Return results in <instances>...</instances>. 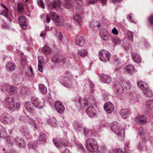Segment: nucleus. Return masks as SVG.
Masks as SVG:
<instances>
[{"instance_id": "f257e3e1", "label": "nucleus", "mask_w": 153, "mask_h": 153, "mask_svg": "<svg viewBox=\"0 0 153 153\" xmlns=\"http://www.w3.org/2000/svg\"><path fill=\"white\" fill-rule=\"evenodd\" d=\"M41 19L46 18V22L49 23L50 21V17L55 23H58L57 25H59L62 22V19L59 18V16L57 15L56 13L54 12H51L49 15H43L41 16Z\"/></svg>"}, {"instance_id": "f03ea898", "label": "nucleus", "mask_w": 153, "mask_h": 153, "mask_svg": "<svg viewBox=\"0 0 153 153\" xmlns=\"http://www.w3.org/2000/svg\"><path fill=\"white\" fill-rule=\"evenodd\" d=\"M111 129L119 137H124V130L120 127V125L117 122H112L110 126Z\"/></svg>"}, {"instance_id": "7ed1b4c3", "label": "nucleus", "mask_w": 153, "mask_h": 153, "mask_svg": "<svg viewBox=\"0 0 153 153\" xmlns=\"http://www.w3.org/2000/svg\"><path fill=\"white\" fill-rule=\"evenodd\" d=\"M86 148L91 152H94L98 149V146L96 141L94 139L89 138L86 141Z\"/></svg>"}, {"instance_id": "20e7f679", "label": "nucleus", "mask_w": 153, "mask_h": 153, "mask_svg": "<svg viewBox=\"0 0 153 153\" xmlns=\"http://www.w3.org/2000/svg\"><path fill=\"white\" fill-rule=\"evenodd\" d=\"M5 103L8 108L12 111L20 108V104L17 102L15 104L14 100L11 98H9L5 101Z\"/></svg>"}, {"instance_id": "39448f33", "label": "nucleus", "mask_w": 153, "mask_h": 153, "mask_svg": "<svg viewBox=\"0 0 153 153\" xmlns=\"http://www.w3.org/2000/svg\"><path fill=\"white\" fill-rule=\"evenodd\" d=\"M31 100L33 105L38 109L42 108L45 105V101L43 98L38 100V98L32 97L31 98Z\"/></svg>"}, {"instance_id": "423d86ee", "label": "nucleus", "mask_w": 153, "mask_h": 153, "mask_svg": "<svg viewBox=\"0 0 153 153\" xmlns=\"http://www.w3.org/2000/svg\"><path fill=\"white\" fill-rule=\"evenodd\" d=\"M111 57V55L110 53L105 50H102L99 52V59L104 62H108Z\"/></svg>"}, {"instance_id": "0eeeda50", "label": "nucleus", "mask_w": 153, "mask_h": 153, "mask_svg": "<svg viewBox=\"0 0 153 153\" xmlns=\"http://www.w3.org/2000/svg\"><path fill=\"white\" fill-rule=\"evenodd\" d=\"M0 120L5 124H11L14 121L13 117L8 114H4L0 116Z\"/></svg>"}, {"instance_id": "6e6552de", "label": "nucleus", "mask_w": 153, "mask_h": 153, "mask_svg": "<svg viewBox=\"0 0 153 153\" xmlns=\"http://www.w3.org/2000/svg\"><path fill=\"white\" fill-rule=\"evenodd\" d=\"M75 102L76 104H77V103L79 104L78 105L80 108L88 106V101L85 98L81 99V98L79 96H77L76 98Z\"/></svg>"}, {"instance_id": "1a4fd4ad", "label": "nucleus", "mask_w": 153, "mask_h": 153, "mask_svg": "<svg viewBox=\"0 0 153 153\" xmlns=\"http://www.w3.org/2000/svg\"><path fill=\"white\" fill-rule=\"evenodd\" d=\"M51 60L53 62L55 63L62 62V63H65L66 61V59L63 56L58 55L52 57Z\"/></svg>"}, {"instance_id": "9d476101", "label": "nucleus", "mask_w": 153, "mask_h": 153, "mask_svg": "<svg viewBox=\"0 0 153 153\" xmlns=\"http://www.w3.org/2000/svg\"><path fill=\"white\" fill-rule=\"evenodd\" d=\"M100 35L102 39L106 41L109 39H112L111 37L109 36L107 30L104 28H102L100 31Z\"/></svg>"}, {"instance_id": "9b49d317", "label": "nucleus", "mask_w": 153, "mask_h": 153, "mask_svg": "<svg viewBox=\"0 0 153 153\" xmlns=\"http://www.w3.org/2000/svg\"><path fill=\"white\" fill-rule=\"evenodd\" d=\"M54 107L56 111L59 114L62 113L65 108L63 104L59 101H56L55 102Z\"/></svg>"}, {"instance_id": "f8f14e48", "label": "nucleus", "mask_w": 153, "mask_h": 153, "mask_svg": "<svg viewBox=\"0 0 153 153\" xmlns=\"http://www.w3.org/2000/svg\"><path fill=\"white\" fill-rule=\"evenodd\" d=\"M85 112L90 117H94L96 116L97 111L92 107L89 106L87 108Z\"/></svg>"}, {"instance_id": "ddd939ff", "label": "nucleus", "mask_w": 153, "mask_h": 153, "mask_svg": "<svg viewBox=\"0 0 153 153\" xmlns=\"http://www.w3.org/2000/svg\"><path fill=\"white\" fill-rule=\"evenodd\" d=\"M104 108L107 113L111 114L114 110V107L112 103L111 102H108L104 104Z\"/></svg>"}, {"instance_id": "4468645a", "label": "nucleus", "mask_w": 153, "mask_h": 153, "mask_svg": "<svg viewBox=\"0 0 153 153\" xmlns=\"http://www.w3.org/2000/svg\"><path fill=\"white\" fill-rule=\"evenodd\" d=\"M18 21L21 27L23 30L25 29L27 27V23L25 17L23 16H19Z\"/></svg>"}, {"instance_id": "2eb2a0df", "label": "nucleus", "mask_w": 153, "mask_h": 153, "mask_svg": "<svg viewBox=\"0 0 153 153\" xmlns=\"http://www.w3.org/2000/svg\"><path fill=\"white\" fill-rule=\"evenodd\" d=\"M62 4V2L60 0H54L51 5V7L49 6L51 9L53 10L55 8H58Z\"/></svg>"}, {"instance_id": "dca6fc26", "label": "nucleus", "mask_w": 153, "mask_h": 153, "mask_svg": "<svg viewBox=\"0 0 153 153\" xmlns=\"http://www.w3.org/2000/svg\"><path fill=\"white\" fill-rule=\"evenodd\" d=\"M63 79L62 83L65 87L68 88H70L72 87V83L68 78L66 77H64Z\"/></svg>"}, {"instance_id": "f3484780", "label": "nucleus", "mask_w": 153, "mask_h": 153, "mask_svg": "<svg viewBox=\"0 0 153 153\" xmlns=\"http://www.w3.org/2000/svg\"><path fill=\"white\" fill-rule=\"evenodd\" d=\"M137 85L138 87L143 91L148 89L149 87L148 85L142 81H138L137 82Z\"/></svg>"}, {"instance_id": "a211bd4d", "label": "nucleus", "mask_w": 153, "mask_h": 153, "mask_svg": "<svg viewBox=\"0 0 153 153\" xmlns=\"http://www.w3.org/2000/svg\"><path fill=\"white\" fill-rule=\"evenodd\" d=\"M135 120L137 123L141 124H145L147 122L146 118L144 115L137 117L135 118Z\"/></svg>"}, {"instance_id": "6ab92c4d", "label": "nucleus", "mask_w": 153, "mask_h": 153, "mask_svg": "<svg viewBox=\"0 0 153 153\" xmlns=\"http://www.w3.org/2000/svg\"><path fill=\"white\" fill-rule=\"evenodd\" d=\"M76 44L80 46H83L85 44V41L84 38L82 36H78L76 39Z\"/></svg>"}, {"instance_id": "aec40b11", "label": "nucleus", "mask_w": 153, "mask_h": 153, "mask_svg": "<svg viewBox=\"0 0 153 153\" xmlns=\"http://www.w3.org/2000/svg\"><path fill=\"white\" fill-rule=\"evenodd\" d=\"M114 86L117 94H120L123 93V88L121 85L118 82H115L114 84Z\"/></svg>"}, {"instance_id": "412c9836", "label": "nucleus", "mask_w": 153, "mask_h": 153, "mask_svg": "<svg viewBox=\"0 0 153 153\" xmlns=\"http://www.w3.org/2000/svg\"><path fill=\"white\" fill-rule=\"evenodd\" d=\"M145 130L141 127H140L139 128L138 131V135L141 137V139L143 140L145 139Z\"/></svg>"}, {"instance_id": "4be33fe9", "label": "nucleus", "mask_w": 153, "mask_h": 153, "mask_svg": "<svg viewBox=\"0 0 153 153\" xmlns=\"http://www.w3.org/2000/svg\"><path fill=\"white\" fill-rule=\"evenodd\" d=\"M25 105L27 111L30 113L33 112V106L32 104L30 102H26Z\"/></svg>"}, {"instance_id": "5701e85b", "label": "nucleus", "mask_w": 153, "mask_h": 153, "mask_svg": "<svg viewBox=\"0 0 153 153\" xmlns=\"http://www.w3.org/2000/svg\"><path fill=\"white\" fill-rule=\"evenodd\" d=\"M20 131L24 136L26 137L28 136L30 134L29 131L27 127L23 125L22 126L20 129Z\"/></svg>"}, {"instance_id": "b1692460", "label": "nucleus", "mask_w": 153, "mask_h": 153, "mask_svg": "<svg viewBox=\"0 0 153 153\" xmlns=\"http://www.w3.org/2000/svg\"><path fill=\"white\" fill-rule=\"evenodd\" d=\"M73 6V3L71 0H65L64 6L67 9H70Z\"/></svg>"}, {"instance_id": "393cba45", "label": "nucleus", "mask_w": 153, "mask_h": 153, "mask_svg": "<svg viewBox=\"0 0 153 153\" xmlns=\"http://www.w3.org/2000/svg\"><path fill=\"white\" fill-rule=\"evenodd\" d=\"M120 114L123 118L126 119L128 117L129 112L126 109H122L120 110Z\"/></svg>"}, {"instance_id": "a878e982", "label": "nucleus", "mask_w": 153, "mask_h": 153, "mask_svg": "<svg viewBox=\"0 0 153 153\" xmlns=\"http://www.w3.org/2000/svg\"><path fill=\"white\" fill-rule=\"evenodd\" d=\"M101 78V80L105 83H109L111 82V78L109 76L107 75L102 74Z\"/></svg>"}, {"instance_id": "bb28decb", "label": "nucleus", "mask_w": 153, "mask_h": 153, "mask_svg": "<svg viewBox=\"0 0 153 153\" xmlns=\"http://www.w3.org/2000/svg\"><path fill=\"white\" fill-rule=\"evenodd\" d=\"M16 142H17L19 147L20 148H24L25 146L26 145L24 140L21 138H17Z\"/></svg>"}, {"instance_id": "cd10ccee", "label": "nucleus", "mask_w": 153, "mask_h": 153, "mask_svg": "<svg viewBox=\"0 0 153 153\" xmlns=\"http://www.w3.org/2000/svg\"><path fill=\"white\" fill-rule=\"evenodd\" d=\"M132 58L133 60L137 63H139L141 60V59L139 56L137 54L135 53H132L131 54Z\"/></svg>"}, {"instance_id": "c85d7f7f", "label": "nucleus", "mask_w": 153, "mask_h": 153, "mask_svg": "<svg viewBox=\"0 0 153 153\" xmlns=\"http://www.w3.org/2000/svg\"><path fill=\"white\" fill-rule=\"evenodd\" d=\"M39 89L40 92L43 94H45L47 92V90L45 86L42 84H40L39 85Z\"/></svg>"}, {"instance_id": "c756f323", "label": "nucleus", "mask_w": 153, "mask_h": 153, "mask_svg": "<svg viewBox=\"0 0 153 153\" xmlns=\"http://www.w3.org/2000/svg\"><path fill=\"white\" fill-rule=\"evenodd\" d=\"M27 121L26 122V123H30L35 128H36L37 124V123L35 122V121H34L33 119L28 117H27Z\"/></svg>"}, {"instance_id": "7c9ffc66", "label": "nucleus", "mask_w": 153, "mask_h": 153, "mask_svg": "<svg viewBox=\"0 0 153 153\" xmlns=\"http://www.w3.org/2000/svg\"><path fill=\"white\" fill-rule=\"evenodd\" d=\"M126 70L130 74H132L134 72V68L132 65H129L126 66Z\"/></svg>"}, {"instance_id": "2f4dec72", "label": "nucleus", "mask_w": 153, "mask_h": 153, "mask_svg": "<svg viewBox=\"0 0 153 153\" xmlns=\"http://www.w3.org/2000/svg\"><path fill=\"white\" fill-rule=\"evenodd\" d=\"M74 20L76 23L79 25L82 24V21L80 16L78 14L76 15L74 18Z\"/></svg>"}, {"instance_id": "473e14b6", "label": "nucleus", "mask_w": 153, "mask_h": 153, "mask_svg": "<svg viewBox=\"0 0 153 153\" xmlns=\"http://www.w3.org/2000/svg\"><path fill=\"white\" fill-rule=\"evenodd\" d=\"M143 93L145 96L147 97H151L153 96L152 91L148 88L146 91H143Z\"/></svg>"}, {"instance_id": "72a5a7b5", "label": "nucleus", "mask_w": 153, "mask_h": 153, "mask_svg": "<svg viewBox=\"0 0 153 153\" xmlns=\"http://www.w3.org/2000/svg\"><path fill=\"white\" fill-rule=\"evenodd\" d=\"M43 53L46 55L49 54L51 53V49L47 46H45L42 49Z\"/></svg>"}, {"instance_id": "f704fd0d", "label": "nucleus", "mask_w": 153, "mask_h": 153, "mask_svg": "<svg viewBox=\"0 0 153 153\" xmlns=\"http://www.w3.org/2000/svg\"><path fill=\"white\" fill-rule=\"evenodd\" d=\"M7 135V133L5 129L2 126H0V138L6 137Z\"/></svg>"}, {"instance_id": "c9c22d12", "label": "nucleus", "mask_w": 153, "mask_h": 153, "mask_svg": "<svg viewBox=\"0 0 153 153\" xmlns=\"http://www.w3.org/2000/svg\"><path fill=\"white\" fill-rule=\"evenodd\" d=\"M88 52L86 50L82 49L79 50L78 51V54L81 56H85L87 55Z\"/></svg>"}, {"instance_id": "e433bc0d", "label": "nucleus", "mask_w": 153, "mask_h": 153, "mask_svg": "<svg viewBox=\"0 0 153 153\" xmlns=\"http://www.w3.org/2000/svg\"><path fill=\"white\" fill-rule=\"evenodd\" d=\"M7 68L11 71L14 70L15 68V65L13 63L9 62L7 65Z\"/></svg>"}, {"instance_id": "4c0bfd02", "label": "nucleus", "mask_w": 153, "mask_h": 153, "mask_svg": "<svg viewBox=\"0 0 153 153\" xmlns=\"http://www.w3.org/2000/svg\"><path fill=\"white\" fill-rule=\"evenodd\" d=\"M16 141V140L11 137H8L7 138V143L10 145H13Z\"/></svg>"}, {"instance_id": "58836bf2", "label": "nucleus", "mask_w": 153, "mask_h": 153, "mask_svg": "<svg viewBox=\"0 0 153 153\" xmlns=\"http://www.w3.org/2000/svg\"><path fill=\"white\" fill-rule=\"evenodd\" d=\"M53 143L58 148H61L62 146V144L60 141L57 140H53Z\"/></svg>"}, {"instance_id": "ea45409f", "label": "nucleus", "mask_w": 153, "mask_h": 153, "mask_svg": "<svg viewBox=\"0 0 153 153\" xmlns=\"http://www.w3.org/2000/svg\"><path fill=\"white\" fill-rule=\"evenodd\" d=\"M24 10L23 5L22 3H19L17 4V10L20 13L22 12Z\"/></svg>"}, {"instance_id": "a19ab883", "label": "nucleus", "mask_w": 153, "mask_h": 153, "mask_svg": "<svg viewBox=\"0 0 153 153\" xmlns=\"http://www.w3.org/2000/svg\"><path fill=\"white\" fill-rule=\"evenodd\" d=\"M84 134L86 137H89L91 136V134L90 131L86 128L83 129Z\"/></svg>"}, {"instance_id": "79ce46f5", "label": "nucleus", "mask_w": 153, "mask_h": 153, "mask_svg": "<svg viewBox=\"0 0 153 153\" xmlns=\"http://www.w3.org/2000/svg\"><path fill=\"white\" fill-rule=\"evenodd\" d=\"M50 123L52 126L56 127L57 126V125L56 123V120L55 119L52 118L50 120Z\"/></svg>"}, {"instance_id": "37998d69", "label": "nucleus", "mask_w": 153, "mask_h": 153, "mask_svg": "<svg viewBox=\"0 0 153 153\" xmlns=\"http://www.w3.org/2000/svg\"><path fill=\"white\" fill-rule=\"evenodd\" d=\"M153 101V100H151L146 101L145 102L144 104L146 107L149 108L151 106V105H152Z\"/></svg>"}, {"instance_id": "c03bdc74", "label": "nucleus", "mask_w": 153, "mask_h": 153, "mask_svg": "<svg viewBox=\"0 0 153 153\" xmlns=\"http://www.w3.org/2000/svg\"><path fill=\"white\" fill-rule=\"evenodd\" d=\"M56 36L58 38V39L59 40V41H60L62 40V36L60 32L56 31Z\"/></svg>"}, {"instance_id": "a18cd8bd", "label": "nucleus", "mask_w": 153, "mask_h": 153, "mask_svg": "<svg viewBox=\"0 0 153 153\" xmlns=\"http://www.w3.org/2000/svg\"><path fill=\"white\" fill-rule=\"evenodd\" d=\"M75 129L78 131L82 130L83 129L82 127L80 124H77L75 126Z\"/></svg>"}, {"instance_id": "49530a36", "label": "nucleus", "mask_w": 153, "mask_h": 153, "mask_svg": "<svg viewBox=\"0 0 153 153\" xmlns=\"http://www.w3.org/2000/svg\"><path fill=\"white\" fill-rule=\"evenodd\" d=\"M38 64H42L44 63L45 61V59L43 56H39L38 57Z\"/></svg>"}, {"instance_id": "de8ad7c7", "label": "nucleus", "mask_w": 153, "mask_h": 153, "mask_svg": "<svg viewBox=\"0 0 153 153\" xmlns=\"http://www.w3.org/2000/svg\"><path fill=\"white\" fill-rule=\"evenodd\" d=\"M8 10H4L1 12L0 14L7 17L8 16Z\"/></svg>"}, {"instance_id": "09e8293b", "label": "nucleus", "mask_w": 153, "mask_h": 153, "mask_svg": "<svg viewBox=\"0 0 153 153\" xmlns=\"http://www.w3.org/2000/svg\"><path fill=\"white\" fill-rule=\"evenodd\" d=\"M112 41L114 44L116 45L120 44L121 42V40L117 38H116L113 39Z\"/></svg>"}, {"instance_id": "8fccbe9b", "label": "nucleus", "mask_w": 153, "mask_h": 153, "mask_svg": "<svg viewBox=\"0 0 153 153\" xmlns=\"http://www.w3.org/2000/svg\"><path fill=\"white\" fill-rule=\"evenodd\" d=\"M27 116H20L19 117V119L21 121H24L26 122L27 121Z\"/></svg>"}, {"instance_id": "3c124183", "label": "nucleus", "mask_w": 153, "mask_h": 153, "mask_svg": "<svg viewBox=\"0 0 153 153\" xmlns=\"http://www.w3.org/2000/svg\"><path fill=\"white\" fill-rule=\"evenodd\" d=\"M16 89V88L15 86L12 85L9 88V92L10 94H11L12 93L14 92Z\"/></svg>"}, {"instance_id": "603ef678", "label": "nucleus", "mask_w": 153, "mask_h": 153, "mask_svg": "<svg viewBox=\"0 0 153 153\" xmlns=\"http://www.w3.org/2000/svg\"><path fill=\"white\" fill-rule=\"evenodd\" d=\"M77 148L79 151H80L83 153H84L85 150L83 146L81 145H79L78 146Z\"/></svg>"}, {"instance_id": "864d4df0", "label": "nucleus", "mask_w": 153, "mask_h": 153, "mask_svg": "<svg viewBox=\"0 0 153 153\" xmlns=\"http://www.w3.org/2000/svg\"><path fill=\"white\" fill-rule=\"evenodd\" d=\"M38 5L42 8H44V4L43 1L42 0H38Z\"/></svg>"}, {"instance_id": "5fc2aeb1", "label": "nucleus", "mask_w": 153, "mask_h": 153, "mask_svg": "<svg viewBox=\"0 0 153 153\" xmlns=\"http://www.w3.org/2000/svg\"><path fill=\"white\" fill-rule=\"evenodd\" d=\"M1 27L5 29L9 28L10 26L9 24L5 22H4L2 24Z\"/></svg>"}, {"instance_id": "6e6d98bb", "label": "nucleus", "mask_w": 153, "mask_h": 153, "mask_svg": "<svg viewBox=\"0 0 153 153\" xmlns=\"http://www.w3.org/2000/svg\"><path fill=\"white\" fill-rule=\"evenodd\" d=\"M45 134H41L39 137V140L40 141L44 142L45 141Z\"/></svg>"}, {"instance_id": "4d7b16f0", "label": "nucleus", "mask_w": 153, "mask_h": 153, "mask_svg": "<svg viewBox=\"0 0 153 153\" xmlns=\"http://www.w3.org/2000/svg\"><path fill=\"white\" fill-rule=\"evenodd\" d=\"M113 153H124V152L120 149H114Z\"/></svg>"}, {"instance_id": "13d9d810", "label": "nucleus", "mask_w": 153, "mask_h": 153, "mask_svg": "<svg viewBox=\"0 0 153 153\" xmlns=\"http://www.w3.org/2000/svg\"><path fill=\"white\" fill-rule=\"evenodd\" d=\"M133 33L131 32H129L128 33V39L132 41L133 39Z\"/></svg>"}, {"instance_id": "bf43d9fd", "label": "nucleus", "mask_w": 153, "mask_h": 153, "mask_svg": "<svg viewBox=\"0 0 153 153\" xmlns=\"http://www.w3.org/2000/svg\"><path fill=\"white\" fill-rule=\"evenodd\" d=\"M125 88L127 90H129L131 88V85L128 82H126L125 85Z\"/></svg>"}, {"instance_id": "052dcab7", "label": "nucleus", "mask_w": 153, "mask_h": 153, "mask_svg": "<svg viewBox=\"0 0 153 153\" xmlns=\"http://www.w3.org/2000/svg\"><path fill=\"white\" fill-rule=\"evenodd\" d=\"M43 66L41 65V64H38V70L39 71H40L41 72H43Z\"/></svg>"}, {"instance_id": "680f3d73", "label": "nucleus", "mask_w": 153, "mask_h": 153, "mask_svg": "<svg viewBox=\"0 0 153 153\" xmlns=\"http://www.w3.org/2000/svg\"><path fill=\"white\" fill-rule=\"evenodd\" d=\"M148 20L149 22L151 24H153V15H152L149 16L148 18Z\"/></svg>"}, {"instance_id": "e2e57ef3", "label": "nucleus", "mask_w": 153, "mask_h": 153, "mask_svg": "<svg viewBox=\"0 0 153 153\" xmlns=\"http://www.w3.org/2000/svg\"><path fill=\"white\" fill-rule=\"evenodd\" d=\"M112 32L113 34L116 35H117L118 33V31L115 27L112 30Z\"/></svg>"}, {"instance_id": "0e129e2a", "label": "nucleus", "mask_w": 153, "mask_h": 153, "mask_svg": "<svg viewBox=\"0 0 153 153\" xmlns=\"http://www.w3.org/2000/svg\"><path fill=\"white\" fill-rule=\"evenodd\" d=\"M28 146L29 148H33L34 147V145L32 142L29 143L28 145Z\"/></svg>"}, {"instance_id": "69168bd1", "label": "nucleus", "mask_w": 153, "mask_h": 153, "mask_svg": "<svg viewBox=\"0 0 153 153\" xmlns=\"http://www.w3.org/2000/svg\"><path fill=\"white\" fill-rule=\"evenodd\" d=\"M145 148V146H143V147L141 145H140L138 147V149L140 151L144 150Z\"/></svg>"}, {"instance_id": "338daca9", "label": "nucleus", "mask_w": 153, "mask_h": 153, "mask_svg": "<svg viewBox=\"0 0 153 153\" xmlns=\"http://www.w3.org/2000/svg\"><path fill=\"white\" fill-rule=\"evenodd\" d=\"M94 84L92 83H91L90 85V88H91V92H93V88L94 87Z\"/></svg>"}, {"instance_id": "774afa93", "label": "nucleus", "mask_w": 153, "mask_h": 153, "mask_svg": "<svg viewBox=\"0 0 153 153\" xmlns=\"http://www.w3.org/2000/svg\"><path fill=\"white\" fill-rule=\"evenodd\" d=\"M63 153H71V152L69 149H66L64 151Z\"/></svg>"}]
</instances>
